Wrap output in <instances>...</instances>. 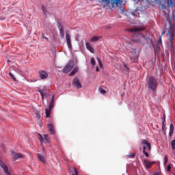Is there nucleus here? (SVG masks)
Returning a JSON list of instances; mask_svg holds the SVG:
<instances>
[{
	"label": "nucleus",
	"instance_id": "obj_39",
	"mask_svg": "<svg viewBox=\"0 0 175 175\" xmlns=\"http://www.w3.org/2000/svg\"><path fill=\"white\" fill-rule=\"evenodd\" d=\"M42 38L43 39H46V40H49V38L47 37H44V36H43V33H42Z\"/></svg>",
	"mask_w": 175,
	"mask_h": 175
},
{
	"label": "nucleus",
	"instance_id": "obj_2",
	"mask_svg": "<svg viewBox=\"0 0 175 175\" xmlns=\"http://www.w3.org/2000/svg\"><path fill=\"white\" fill-rule=\"evenodd\" d=\"M101 2H108V5H111V8H115L118 6L120 10L124 13V8H122V5L126 2L125 0H101Z\"/></svg>",
	"mask_w": 175,
	"mask_h": 175
},
{
	"label": "nucleus",
	"instance_id": "obj_31",
	"mask_svg": "<svg viewBox=\"0 0 175 175\" xmlns=\"http://www.w3.org/2000/svg\"><path fill=\"white\" fill-rule=\"evenodd\" d=\"M42 10L44 14H47V9L44 5L42 6Z\"/></svg>",
	"mask_w": 175,
	"mask_h": 175
},
{
	"label": "nucleus",
	"instance_id": "obj_35",
	"mask_svg": "<svg viewBox=\"0 0 175 175\" xmlns=\"http://www.w3.org/2000/svg\"><path fill=\"white\" fill-rule=\"evenodd\" d=\"M99 91L103 95L106 94V90H103V88H99Z\"/></svg>",
	"mask_w": 175,
	"mask_h": 175
},
{
	"label": "nucleus",
	"instance_id": "obj_14",
	"mask_svg": "<svg viewBox=\"0 0 175 175\" xmlns=\"http://www.w3.org/2000/svg\"><path fill=\"white\" fill-rule=\"evenodd\" d=\"M57 28L59 31V33L62 39H64V37L65 36V33L64 32V26H62V24L58 23Z\"/></svg>",
	"mask_w": 175,
	"mask_h": 175
},
{
	"label": "nucleus",
	"instance_id": "obj_1",
	"mask_svg": "<svg viewBox=\"0 0 175 175\" xmlns=\"http://www.w3.org/2000/svg\"><path fill=\"white\" fill-rule=\"evenodd\" d=\"M169 23L170 29L168 30V33L167 34V45L170 48L172 51H174V46L173 45V42H174V33H173V26L172 25V20L170 17L167 18Z\"/></svg>",
	"mask_w": 175,
	"mask_h": 175
},
{
	"label": "nucleus",
	"instance_id": "obj_5",
	"mask_svg": "<svg viewBox=\"0 0 175 175\" xmlns=\"http://www.w3.org/2000/svg\"><path fill=\"white\" fill-rule=\"evenodd\" d=\"M141 144H142V146H143V154H145V157L146 158H148V157H150V154H148V152H146V148H147V147H148V151H151V144H150V142H148V141H147V139H143L141 142Z\"/></svg>",
	"mask_w": 175,
	"mask_h": 175
},
{
	"label": "nucleus",
	"instance_id": "obj_3",
	"mask_svg": "<svg viewBox=\"0 0 175 175\" xmlns=\"http://www.w3.org/2000/svg\"><path fill=\"white\" fill-rule=\"evenodd\" d=\"M137 40H131L130 42V44H132V43H141L142 44H146V42H150V43H152V41L150 38H148L147 36L143 34V33H138L137 34Z\"/></svg>",
	"mask_w": 175,
	"mask_h": 175
},
{
	"label": "nucleus",
	"instance_id": "obj_33",
	"mask_svg": "<svg viewBox=\"0 0 175 175\" xmlns=\"http://www.w3.org/2000/svg\"><path fill=\"white\" fill-rule=\"evenodd\" d=\"M97 61L99 64V66H100V69H102V68H103V64H102V62H100V59H99V58H97Z\"/></svg>",
	"mask_w": 175,
	"mask_h": 175
},
{
	"label": "nucleus",
	"instance_id": "obj_10",
	"mask_svg": "<svg viewBox=\"0 0 175 175\" xmlns=\"http://www.w3.org/2000/svg\"><path fill=\"white\" fill-rule=\"evenodd\" d=\"M139 59V54L136 53V51L134 50L132 52V55L130 56V59L132 61V62H136L137 59Z\"/></svg>",
	"mask_w": 175,
	"mask_h": 175
},
{
	"label": "nucleus",
	"instance_id": "obj_36",
	"mask_svg": "<svg viewBox=\"0 0 175 175\" xmlns=\"http://www.w3.org/2000/svg\"><path fill=\"white\" fill-rule=\"evenodd\" d=\"M9 76H10V77H12L14 81H16V77H14V75H13L12 72H9Z\"/></svg>",
	"mask_w": 175,
	"mask_h": 175
},
{
	"label": "nucleus",
	"instance_id": "obj_9",
	"mask_svg": "<svg viewBox=\"0 0 175 175\" xmlns=\"http://www.w3.org/2000/svg\"><path fill=\"white\" fill-rule=\"evenodd\" d=\"M0 166L3 169L4 173H5L6 175H11L10 172H9L8 165H6L2 160H0Z\"/></svg>",
	"mask_w": 175,
	"mask_h": 175
},
{
	"label": "nucleus",
	"instance_id": "obj_32",
	"mask_svg": "<svg viewBox=\"0 0 175 175\" xmlns=\"http://www.w3.org/2000/svg\"><path fill=\"white\" fill-rule=\"evenodd\" d=\"M90 62H91L92 65H93L94 66H95V65H96L94 58H91Z\"/></svg>",
	"mask_w": 175,
	"mask_h": 175
},
{
	"label": "nucleus",
	"instance_id": "obj_29",
	"mask_svg": "<svg viewBox=\"0 0 175 175\" xmlns=\"http://www.w3.org/2000/svg\"><path fill=\"white\" fill-rule=\"evenodd\" d=\"M124 72H129V68L126 64L123 65Z\"/></svg>",
	"mask_w": 175,
	"mask_h": 175
},
{
	"label": "nucleus",
	"instance_id": "obj_4",
	"mask_svg": "<svg viewBox=\"0 0 175 175\" xmlns=\"http://www.w3.org/2000/svg\"><path fill=\"white\" fill-rule=\"evenodd\" d=\"M158 87V80L157 78L152 76L149 77L148 80V88L153 92L157 91V88Z\"/></svg>",
	"mask_w": 175,
	"mask_h": 175
},
{
	"label": "nucleus",
	"instance_id": "obj_41",
	"mask_svg": "<svg viewBox=\"0 0 175 175\" xmlns=\"http://www.w3.org/2000/svg\"><path fill=\"white\" fill-rule=\"evenodd\" d=\"M165 32H166L165 31H163L162 35H165Z\"/></svg>",
	"mask_w": 175,
	"mask_h": 175
},
{
	"label": "nucleus",
	"instance_id": "obj_38",
	"mask_svg": "<svg viewBox=\"0 0 175 175\" xmlns=\"http://www.w3.org/2000/svg\"><path fill=\"white\" fill-rule=\"evenodd\" d=\"M171 169H172V166H171L170 165H168L167 166V172H170Z\"/></svg>",
	"mask_w": 175,
	"mask_h": 175
},
{
	"label": "nucleus",
	"instance_id": "obj_19",
	"mask_svg": "<svg viewBox=\"0 0 175 175\" xmlns=\"http://www.w3.org/2000/svg\"><path fill=\"white\" fill-rule=\"evenodd\" d=\"M163 122H162V129L163 131V129H165V128L166 127V116L163 115V118H162Z\"/></svg>",
	"mask_w": 175,
	"mask_h": 175
},
{
	"label": "nucleus",
	"instance_id": "obj_20",
	"mask_svg": "<svg viewBox=\"0 0 175 175\" xmlns=\"http://www.w3.org/2000/svg\"><path fill=\"white\" fill-rule=\"evenodd\" d=\"M173 132H174V125L171 123L170 125L169 136H172V135H173Z\"/></svg>",
	"mask_w": 175,
	"mask_h": 175
},
{
	"label": "nucleus",
	"instance_id": "obj_23",
	"mask_svg": "<svg viewBox=\"0 0 175 175\" xmlns=\"http://www.w3.org/2000/svg\"><path fill=\"white\" fill-rule=\"evenodd\" d=\"M99 39H100V37L93 36V37L91 38L90 42H98V40H99Z\"/></svg>",
	"mask_w": 175,
	"mask_h": 175
},
{
	"label": "nucleus",
	"instance_id": "obj_28",
	"mask_svg": "<svg viewBox=\"0 0 175 175\" xmlns=\"http://www.w3.org/2000/svg\"><path fill=\"white\" fill-rule=\"evenodd\" d=\"M36 116L38 118V120H40V111H36L35 112Z\"/></svg>",
	"mask_w": 175,
	"mask_h": 175
},
{
	"label": "nucleus",
	"instance_id": "obj_8",
	"mask_svg": "<svg viewBox=\"0 0 175 175\" xmlns=\"http://www.w3.org/2000/svg\"><path fill=\"white\" fill-rule=\"evenodd\" d=\"M11 154L14 161H17V159L25 158V155H24L23 154H21L13 150L11 151Z\"/></svg>",
	"mask_w": 175,
	"mask_h": 175
},
{
	"label": "nucleus",
	"instance_id": "obj_26",
	"mask_svg": "<svg viewBox=\"0 0 175 175\" xmlns=\"http://www.w3.org/2000/svg\"><path fill=\"white\" fill-rule=\"evenodd\" d=\"M44 139L46 140V142L47 143H50V137H49V135L45 134V135H44Z\"/></svg>",
	"mask_w": 175,
	"mask_h": 175
},
{
	"label": "nucleus",
	"instance_id": "obj_25",
	"mask_svg": "<svg viewBox=\"0 0 175 175\" xmlns=\"http://www.w3.org/2000/svg\"><path fill=\"white\" fill-rule=\"evenodd\" d=\"M169 159V156H167V154H165V157H164V162H163V164L165 165H166L167 164V161Z\"/></svg>",
	"mask_w": 175,
	"mask_h": 175
},
{
	"label": "nucleus",
	"instance_id": "obj_11",
	"mask_svg": "<svg viewBox=\"0 0 175 175\" xmlns=\"http://www.w3.org/2000/svg\"><path fill=\"white\" fill-rule=\"evenodd\" d=\"M72 85L77 88L78 90L79 88H81V83H80V81L79 80V78H75L72 81Z\"/></svg>",
	"mask_w": 175,
	"mask_h": 175
},
{
	"label": "nucleus",
	"instance_id": "obj_44",
	"mask_svg": "<svg viewBox=\"0 0 175 175\" xmlns=\"http://www.w3.org/2000/svg\"><path fill=\"white\" fill-rule=\"evenodd\" d=\"M139 150H142V148L139 147Z\"/></svg>",
	"mask_w": 175,
	"mask_h": 175
},
{
	"label": "nucleus",
	"instance_id": "obj_17",
	"mask_svg": "<svg viewBox=\"0 0 175 175\" xmlns=\"http://www.w3.org/2000/svg\"><path fill=\"white\" fill-rule=\"evenodd\" d=\"M66 42L69 49H72V41L70 40V35L68 33H66Z\"/></svg>",
	"mask_w": 175,
	"mask_h": 175
},
{
	"label": "nucleus",
	"instance_id": "obj_15",
	"mask_svg": "<svg viewBox=\"0 0 175 175\" xmlns=\"http://www.w3.org/2000/svg\"><path fill=\"white\" fill-rule=\"evenodd\" d=\"M146 28L144 27H133L131 29H129V32H142V31H144Z\"/></svg>",
	"mask_w": 175,
	"mask_h": 175
},
{
	"label": "nucleus",
	"instance_id": "obj_30",
	"mask_svg": "<svg viewBox=\"0 0 175 175\" xmlns=\"http://www.w3.org/2000/svg\"><path fill=\"white\" fill-rule=\"evenodd\" d=\"M171 147H172V150H175V139H174L171 142Z\"/></svg>",
	"mask_w": 175,
	"mask_h": 175
},
{
	"label": "nucleus",
	"instance_id": "obj_6",
	"mask_svg": "<svg viewBox=\"0 0 175 175\" xmlns=\"http://www.w3.org/2000/svg\"><path fill=\"white\" fill-rule=\"evenodd\" d=\"M54 96H52V98L49 103V109L46 108L45 109V114H46V118H49V117H50V114H51V110H53V109H54Z\"/></svg>",
	"mask_w": 175,
	"mask_h": 175
},
{
	"label": "nucleus",
	"instance_id": "obj_40",
	"mask_svg": "<svg viewBox=\"0 0 175 175\" xmlns=\"http://www.w3.org/2000/svg\"><path fill=\"white\" fill-rule=\"evenodd\" d=\"M96 72H99V67H96Z\"/></svg>",
	"mask_w": 175,
	"mask_h": 175
},
{
	"label": "nucleus",
	"instance_id": "obj_21",
	"mask_svg": "<svg viewBox=\"0 0 175 175\" xmlns=\"http://www.w3.org/2000/svg\"><path fill=\"white\" fill-rule=\"evenodd\" d=\"M38 158L39 159V161H40L41 162H42L43 163H46V159H44V157L40 154H38Z\"/></svg>",
	"mask_w": 175,
	"mask_h": 175
},
{
	"label": "nucleus",
	"instance_id": "obj_43",
	"mask_svg": "<svg viewBox=\"0 0 175 175\" xmlns=\"http://www.w3.org/2000/svg\"><path fill=\"white\" fill-rule=\"evenodd\" d=\"M16 70L18 71V73H20V72H21V71H20V70H18V69H16Z\"/></svg>",
	"mask_w": 175,
	"mask_h": 175
},
{
	"label": "nucleus",
	"instance_id": "obj_22",
	"mask_svg": "<svg viewBox=\"0 0 175 175\" xmlns=\"http://www.w3.org/2000/svg\"><path fill=\"white\" fill-rule=\"evenodd\" d=\"M77 70H79V68L75 67L72 72L70 73V76H75L76 73H77Z\"/></svg>",
	"mask_w": 175,
	"mask_h": 175
},
{
	"label": "nucleus",
	"instance_id": "obj_7",
	"mask_svg": "<svg viewBox=\"0 0 175 175\" xmlns=\"http://www.w3.org/2000/svg\"><path fill=\"white\" fill-rule=\"evenodd\" d=\"M75 66V63L73 61H70L67 65L64 68L62 72L63 73H69L73 69V67Z\"/></svg>",
	"mask_w": 175,
	"mask_h": 175
},
{
	"label": "nucleus",
	"instance_id": "obj_27",
	"mask_svg": "<svg viewBox=\"0 0 175 175\" xmlns=\"http://www.w3.org/2000/svg\"><path fill=\"white\" fill-rule=\"evenodd\" d=\"M38 92H40V94H41L42 99L43 100V99H44V91L42 90H38Z\"/></svg>",
	"mask_w": 175,
	"mask_h": 175
},
{
	"label": "nucleus",
	"instance_id": "obj_12",
	"mask_svg": "<svg viewBox=\"0 0 175 175\" xmlns=\"http://www.w3.org/2000/svg\"><path fill=\"white\" fill-rule=\"evenodd\" d=\"M144 165L146 169H150L152 167V165L155 163V162H151L148 159H144L143 161Z\"/></svg>",
	"mask_w": 175,
	"mask_h": 175
},
{
	"label": "nucleus",
	"instance_id": "obj_34",
	"mask_svg": "<svg viewBox=\"0 0 175 175\" xmlns=\"http://www.w3.org/2000/svg\"><path fill=\"white\" fill-rule=\"evenodd\" d=\"M167 3H168V6H174V5L173 4V2H172V0H167Z\"/></svg>",
	"mask_w": 175,
	"mask_h": 175
},
{
	"label": "nucleus",
	"instance_id": "obj_42",
	"mask_svg": "<svg viewBox=\"0 0 175 175\" xmlns=\"http://www.w3.org/2000/svg\"><path fill=\"white\" fill-rule=\"evenodd\" d=\"M159 42L160 43H162V40L160 38V40H159Z\"/></svg>",
	"mask_w": 175,
	"mask_h": 175
},
{
	"label": "nucleus",
	"instance_id": "obj_16",
	"mask_svg": "<svg viewBox=\"0 0 175 175\" xmlns=\"http://www.w3.org/2000/svg\"><path fill=\"white\" fill-rule=\"evenodd\" d=\"M39 75L41 80H44V79H47V77H49V74H47V72L44 70H40Z\"/></svg>",
	"mask_w": 175,
	"mask_h": 175
},
{
	"label": "nucleus",
	"instance_id": "obj_13",
	"mask_svg": "<svg viewBox=\"0 0 175 175\" xmlns=\"http://www.w3.org/2000/svg\"><path fill=\"white\" fill-rule=\"evenodd\" d=\"M47 128L49 129V132L51 135H54L55 133V129L54 127V124L53 123H48Z\"/></svg>",
	"mask_w": 175,
	"mask_h": 175
},
{
	"label": "nucleus",
	"instance_id": "obj_18",
	"mask_svg": "<svg viewBox=\"0 0 175 175\" xmlns=\"http://www.w3.org/2000/svg\"><path fill=\"white\" fill-rule=\"evenodd\" d=\"M87 49L92 53H94V47H92V45L90 42L85 43Z\"/></svg>",
	"mask_w": 175,
	"mask_h": 175
},
{
	"label": "nucleus",
	"instance_id": "obj_37",
	"mask_svg": "<svg viewBox=\"0 0 175 175\" xmlns=\"http://www.w3.org/2000/svg\"><path fill=\"white\" fill-rule=\"evenodd\" d=\"M128 157H129L130 158H135V153H129Z\"/></svg>",
	"mask_w": 175,
	"mask_h": 175
},
{
	"label": "nucleus",
	"instance_id": "obj_24",
	"mask_svg": "<svg viewBox=\"0 0 175 175\" xmlns=\"http://www.w3.org/2000/svg\"><path fill=\"white\" fill-rule=\"evenodd\" d=\"M38 139L40 140V142L41 143V144L43 143L44 139H43V136H42V134L38 133Z\"/></svg>",
	"mask_w": 175,
	"mask_h": 175
}]
</instances>
